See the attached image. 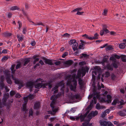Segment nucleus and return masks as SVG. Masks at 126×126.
Here are the masks:
<instances>
[{
    "instance_id": "a19ab883",
    "label": "nucleus",
    "mask_w": 126,
    "mask_h": 126,
    "mask_svg": "<svg viewBox=\"0 0 126 126\" xmlns=\"http://www.w3.org/2000/svg\"><path fill=\"white\" fill-rule=\"evenodd\" d=\"M16 94V92L15 91H11L10 93V95L11 96H12Z\"/></svg>"
},
{
    "instance_id": "9b49d317",
    "label": "nucleus",
    "mask_w": 126,
    "mask_h": 126,
    "mask_svg": "<svg viewBox=\"0 0 126 126\" xmlns=\"http://www.w3.org/2000/svg\"><path fill=\"white\" fill-rule=\"evenodd\" d=\"M45 63L48 64L50 65H53V63L52 62V60H50L48 59H46L45 62Z\"/></svg>"
},
{
    "instance_id": "423d86ee",
    "label": "nucleus",
    "mask_w": 126,
    "mask_h": 126,
    "mask_svg": "<svg viewBox=\"0 0 126 126\" xmlns=\"http://www.w3.org/2000/svg\"><path fill=\"white\" fill-rule=\"evenodd\" d=\"M55 104V102L54 100H53L51 102L50 106L52 108V110L53 112H56L58 110V109L57 108H54V105Z\"/></svg>"
},
{
    "instance_id": "9d476101",
    "label": "nucleus",
    "mask_w": 126,
    "mask_h": 126,
    "mask_svg": "<svg viewBox=\"0 0 126 126\" xmlns=\"http://www.w3.org/2000/svg\"><path fill=\"white\" fill-rule=\"evenodd\" d=\"M100 123L101 125L103 126H107L108 124V122L104 121L103 120H100Z\"/></svg>"
},
{
    "instance_id": "412c9836",
    "label": "nucleus",
    "mask_w": 126,
    "mask_h": 126,
    "mask_svg": "<svg viewBox=\"0 0 126 126\" xmlns=\"http://www.w3.org/2000/svg\"><path fill=\"white\" fill-rule=\"evenodd\" d=\"M99 35L97 34V33H96L94 34V36L93 37H92V40L94 39H96L98 38Z\"/></svg>"
},
{
    "instance_id": "338daca9",
    "label": "nucleus",
    "mask_w": 126,
    "mask_h": 126,
    "mask_svg": "<svg viewBox=\"0 0 126 126\" xmlns=\"http://www.w3.org/2000/svg\"><path fill=\"white\" fill-rule=\"evenodd\" d=\"M12 13H9L8 14L7 16L9 18H10L12 17Z\"/></svg>"
},
{
    "instance_id": "4be33fe9",
    "label": "nucleus",
    "mask_w": 126,
    "mask_h": 126,
    "mask_svg": "<svg viewBox=\"0 0 126 126\" xmlns=\"http://www.w3.org/2000/svg\"><path fill=\"white\" fill-rule=\"evenodd\" d=\"M76 40L75 39H71L69 42V44L70 45H73L75 43H76Z\"/></svg>"
},
{
    "instance_id": "e433bc0d",
    "label": "nucleus",
    "mask_w": 126,
    "mask_h": 126,
    "mask_svg": "<svg viewBox=\"0 0 126 126\" xmlns=\"http://www.w3.org/2000/svg\"><path fill=\"white\" fill-rule=\"evenodd\" d=\"M9 97V94L7 93L4 94L3 98L7 99Z\"/></svg>"
},
{
    "instance_id": "e2e57ef3",
    "label": "nucleus",
    "mask_w": 126,
    "mask_h": 126,
    "mask_svg": "<svg viewBox=\"0 0 126 126\" xmlns=\"http://www.w3.org/2000/svg\"><path fill=\"white\" fill-rule=\"evenodd\" d=\"M39 60V59L38 58H35L33 62V64H35L36 62Z\"/></svg>"
},
{
    "instance_id": "bf43d9fd",
    "label": "nucleus",
    "mask_w": 126,
    "mask_h": 126,
    "mask_svg": "<svg viewBox=\"0 0 126 126\" xmlns=\"http://www.w3.org/2000/svg\"><path fill=\"white\" fill-rule=\"evenodd\" d=\"M18 24L19 25V27H18V29H20V28L22 26V24L21 22L19 21H18Z\"/></svg>"
},
{
    "instance_id": "0e129e2a",
    "label": "nucleus",
    "mask_w": 126,
    "mask_h": 126,
    "mask_svg": "<svg viewBox=\"0 0 126 126\" xmlns=\"http://www.w3.org/2000/svg\"><path fill=\"white\" fill-rule=\"evenodd\" d=\"M99 71V70L98 69H95V71L93 72V73H94L95 75H96L97 72H98Z\"/></svg>"
},
{
    "instance_id": "8fccbe9b",
    "label": "nucleus",
    "mask_w": 126,
    "mask_h": 126,
    "mask_svg": "<svg viewBox=\"0 0 126 126\" xmlns=\"http://www.w3.org/2000/svg\"><path fill=\"white\" fill-rule=\"evenodd\" d=\"M68 54V53L67 52H65L62 55V57L63 58H64Z\"/></svg>"
},
{
    "instance_id": "20e7f679",
    "label": "nucleus",
    "mask_w": 126,
    "mask_h": 126,
    "mask_svg": "<svg viewBox=\"0 0 126 126\" xmlns=\"http://www.w3.org/2000/svg\"><path fill=\"white\" fill-rule=\"evenodd\" d=\"M98 113V111L96 110L95 111H92L88 115V117L89 119H91L92 118L96 115Z\"/></svg>"
},
{
    "instance_id": "dca6fc26",
    "label": "nucleus",
    "mask_w": 126,
    "mask_h": 126,
    "mask_svg": "<svg viewBox=\"0 0 126 126\" xmlns=\"http://www.w3.org/2000/svg\"><path fill=\"white\" fill-rule=\"evenodd\" d=\"M82 125V126H93L92 124H90L88 122L83 123Z\"/></svg>"
},
{
    "instance_id": "09e8293b",
    "label": "nucleus",
    "mask_w": 126,
    "mask_h": 126,
    "mask_svg": "<svg viewBox=\"0 0 126 126\" xmlns=\"http://www.w3.org/2000/svg\"><path fill=\"white\" fill-rule=\"evenodd\" d=\"M8 50L7 49H3L2 52H1V54L2 53L3 54H6L7 53Z\"/></svg>"
},
{
    "instance_id": "f3484780",
    "label": "nucleus",
    "mask_w": 126,
    "mask_h": 126,
    "mask_svg": "<svg viewBox=\"0 0 126 126\" xmlns=\"http://www.w3.org/2000/svg\"><path fill=\"white\" fill-rule=\"evenodd\" d=\"M31 22L33 24H32L33 25H42V26H45V25L44 24H43L42 22H36V23H34V22H33L32 21Z\"/></svg>"
},
{
    "instance_id": "774afa93",
    "label": "nucleus",
    "mask_w": 126,
    "mask_h": 126,
    "mask_svg": "<svg viewBox=\"0 0 126 126\" xmlns=\"http://www.w3.org/2000/svg\"><path fill=\"white\" fill-rule=\"evenodd\" d=\"M112 65L113 67L115 68H117L118 67L117 64L115 63H113L112 64Z\"/></svg>"
},
{
    "instance_id": "13d9d810",
    "label": "nucleus",
    "mask_w": 126,
    "mask_h": 126,
    "mask_svg": "<svg viewBox=\"0 0 126 126\" xmlns=\"http://www.w3.org/2000/svg\"><path fill=\"white\" fill-rule=\"evenodd\" d=\"M33 112L32 110L31 109H30L29 111V115L32 116L33 115Z\"/></svg>"
},
{
    "instance_id": "5fc2aeb1",
    "label": "nucleus",
    "mask_w": 126,
    "mask_h": 126,
    "mask_svg": "<svg viewBox=\"0 0 126 126\" xmlns=\"http://www.w3.org/2000/svg\"><path fill=\"white\" fill-rule=\"evenodd\" d=\"M4 76H1L0 77V82H3L4 81Z\"/></svg>"
},
{
    "instance_id": "79ce46f5",
    "label": "nucleus",
    "mask_w": 126,
    "mask_h": 126,
    "mask_svg": "<svg viewBox=\"0 0 126 126\" xmlns=\"http://www.w3.org/2000/svg\"><path fill=\"white\" fill-rule=\"evenodd\" d=\"M86 64V62L85 61H82L79 63V64L81 65H83Z\"/></svg>"
},
{
    "instance_id": "7ed1b4c3",
    "label": "nucleus",
    "mask_w": 126,
    "mask_h": 126,
    "mask_svg": "<svg viewBox=\"0 0 126 126\" xmlns=\"http://www.w3.org/2000/svg\"><path fill=\"white\" fill-rule=\"evenodd\" d=\"M12 77L13 79L15 81V83L16 84L20 85L18 87L19 89H21V88L23 86V81L21 80L16 79L13 75H12Z\"/></svg>"
},
{
    "instance_id": "aec40b11",
    "label": "nucleus",
    "mask_w": 126,
    "mask_h": 126,
    "mask_svg": "<svg viewBox=\"0 0 126 126\" xmlns=\"http://www.w3.org/2000/svg\"><path fill=\"white\" fill-rule=\"evenodd\" d=\"M126 46V45L125 43H121L119 45V47L121 49H123Z\"/></svg>"
},
{
    "instance_id": "7c9ffc66",
    "label": "nucleus",
    "mask_w": 126,
    "mask_h": 126,
    "mask_svg": "<svg viewBox=\"0 0 126 126\" xmlns=\"http://www.w3.org/2000/svg\"><path fill=\"white\" fill-rule=\"evenodd\" d=\"M26 104H23V111H25V112L27 111L26 109Z\"/></svg>"
},
{
    "instance_id": "4d7b16f0",
    "label": "nucleus",
    "mask_w": 126,
    "mask_h": 126,
    "mask_svg": "<svg viewBox=\"0 0 126 126\" xmlns=\"http://www.w3.org/2000/svg\"><path fill=\"white\" fill-rule=\"evenodd\" d=\"M119 113L120 116H124L125 115V113L122 111L120 112Z\"/></svg>"
},
{
    "instance_id": "4468645a",
    "label": "nucleus",
    "mask_w": 126,
    "mask_h": 126,
    "mask_svg": "<svg viewBox=\"0 0 126 126\" xmlns=\"http://www.w3.org/2000/svg\"><path fill=\"white\" fill-rule=\"evenodd\" d=\"M10 72L8 70L5 71L4 74L6 76V77H11Z\"/></svg>"
},
{
    "instance_id": "864d4df0",
    "label": "nucleus",
    "mask_w": 126,
    "mask_h": 126,
    "mask_svg": "<svg viewBox=\"0 0 126 126\" xmlns=\"http://www.w3.org/2000/svg\"><path fill=\"white\" fill-rule=\"evenodd\" d=\"M79 48L80 49H84L83 44H81L79 45Z\"/></svg>"
},
{
    "instance_id": "f8f14e48",
    "label": "nucleus",
    "mask_w": 126,
    "mask_h": 126,
    "mask_svg": "<svg viewBox=\"0 0 126 126\" xmlns=\"http://www.w3.org/2000/svg\"><path fill=\"white\" fill-rule=\"evenodd\" d=\"M79 83L80 88H82L83 85V81L80 78H79L78 80Z\"/></svg>"
},
{
    "instance_id": "39448f33",
    "label": "nucleus",
    "mask_w": 126,
    "mask_h": 126,
    "mask_svg": "<svg viewBox=\"0 0 126 126\" xmlns=\"http://www.w3.org/2000/svg\"><path fill=\"white\" fill-rule=\"evenodd\" d=\"M34 82L32 81H29L27 82L26 84V86L30 88V92L32 91V88L33 87Z\"/></svg>"
},
{
    "instance_id": "4c0bfd02",
    "label": "nucleus",
    "mask_w": 126,
    "mask_h": 126,
    "mask_svg": "<svg viewBox=\"0 0 126 126\" xmlns=\"http://www.w3.org/2000/svg\"><path fill=\"white\" fill-rule=\"evenodd\" d=\"M112 47L110 45L106 47V50H111L112 49Z\"/></svg>"
},
{
    "instance_id": "c9c22d12",
    "label": "nucleus",
    "mask_w": 126,
    "mask_h": 126,
    "mask_svg": "<svg viewBox=\"0 0 126 126\" xmlns=\"http://www.w3.org/2000/svg\"><path fill=\"white\" fill-rule=\"evenodd\" d=\"M8 59V58L7 57L4 56L1 59V61L2 62H4L6 61Z\"/></svg>"
},
{
    "instance_id": "2eb2a0df",
    "label": "nucleus",
    "mask_w": 126,
    "mask_h": 126,
    "mask_svg": "<svg viewBox=\"0 0 126 126\" xmlns=\"http://www.w3.org/2000/svg\"><path fill=\"white\" fill-rule=\"evenodd\" d=\"M19 8L17 6H15L12 7L10 8V10L11 11H14L16 10H19Z\"/></svg>"
},
{
    "instance_id": "58836bf2",
    "label": "nucleus",
    "mask_w": 126,
    "mask_h": 126,
    "mask_svg": "<svg viewBox=\"0 0 126 126\" xmlns=\"http://www.w3.org/2000/svg\"><path fill=\"white\" fill-rule=\"evenodd\" d=\"M108 12V10L106 9H105L104 10L103 13H102V14L103 15H104L105 16H106Z\"/></svg>"
},
{
    "instance_id": "b1692460",
    "label": "nucleus",
    "mask_w": 126,
    "mask_h": 126,
    "mask_svg": "<svg viewBox=\"0 0 126 126\" xmlns=\"http://www.w3.org/2000/svg\"><path fill=\"white\" fill-rule=\"evenodd\" d=\"M57 88L58 86H56L54 87V88H53L52 89V91H53L54 90L53 93L54 94H55L58 92V90L57 89Z\"/></svg>"
},
{
    "instance_id": "c756f323",
    "label": "nucleus",
    "mask_w": 126,
    "mask_h": 126,
    "mask_svg": "<svg viewBox=\"0 0 126 126\" xmlns=\"http://www.w3.org/2000/svg\"><path fill=\"white\" fill-rule=\"evenodd\" d=\"M82 74L81 70H79L78 72V76L77 77L79 78L81 76Z\"/></svg>"
},
{
    "instance_id": "cd10ccee",
    "label": "nucleus",
    "mask_w": 126,
    "mask_h": 126,
    "mask_svg": "<svg viewBox=\"0 0 126 126\" xmlns=\"http://www.w3.org/2000/svg\"><path fill=\"white\" fill-rule=\"evenodd\" d=\"M15 66V64L12 65L11 66V70L12 71V73H14L16 71L15 70H14Z\"/></svg>"
},
{
    "instance_id": "f704fd0d",
    "label": "nucleus",
    "mask_w": 126,
    "mask_h": 126,
    "mask_svg": "<svg viewBox=\"0 0 126 126\" xmlns=\"http://www.w3.org/2000/svg\"><path fill=\"white\" fill-rule=\"evenodd\" d=\"M80 55L81 56L80 57V58H82L83 57H86L89 56V55H87L86 54L84 53H82L80 54Z\"/></svg>"
},
{
    "instance_id": "603ef678",
    "label": "nucleus",
    "mask_w": 126,
    "mask_h": 126,
    "mask_svg": "<svg viewBox=\"0 0 126 126\" xmlns=\"http://www.w3.org/2000/svg\"><path fill=\"white\" fill-rule=\"evenodd\" d=\"M61 63L60 61H58L55 62L54 64L56 65H59Z\"/></svg>"
},
{
    "instance_id": "6e6552de",
    "label": "nucleus",
    "mask_w": 126,
    "mask_h": 126,
    "mask_svg": "<svg viewBox=\"0 0 126 126\" xmlns=\"http://www.w3.org/2000/svg\"><path fill=\"white\" fill-rule=\"evenodd\" d=\"M40 104L39 102H38L34 104V109H37L39 108L40 107Z\"/></svg>"
},
{
    "instance_id": "de8ad7c7",
    "label": "nucleus",
    "mask_w": 126,
    "mask_h": 126,
    "mask_svg": "<svg viewBox=\"0 0 126 126\" xmlns=\"http://www.w3.org/2000/svg\"><path fill=\"white\" fill-rule=\"evenodd\" d=\"M110 76V73L108 72H106L105 73V77L106 78Z\"/></svg>"
},
{
    "instance_id": "1a4fd4ad",
    "label": "nucleus",
    "mask_w": 126,
    "mask_h": 126,
    "mask_svg": "<svg viewBox=\"0 0 126 126\" xmlns=\"http://www.w3.org/2000/svg\"><path fill=\"white\" fill-rule=\"evenodd\" d=\"M80 96V95L78 94H76L75 95H73L72 96V98H71V99L72 100H74L76 99H78L79 98Z\"/></svg>"
},
{
    "instance_id": "2f4dec72",
    "label": "nucleus",
    "mask_w": 126,
    "mask_h": 126,
    "mask_svg": "<svg viewBox=\"0 0 126 126\" xmlns=\"http://www.w3.org/2000/svg\"><path fill=\"white\" fill-rule=\"evenodd\" d=\"M7 100V99L3 98L2 100V106L3 105L5 106V105L6 102V101Z\"/></svg>"
},
{
    "instance_id": "473e14b6",
    "label": "nucleus",
    "mask_w": 126,
    "mask_h": 126,
    "mask_svg": "<svg viewBox=\"0 0 126 126\" xmlns=\"http://www.w3.org/2000/svg\"><path fill=\"white\" fill-rule=\"evenodd\" d=\"M24 100V103L23 104H27L28 101V97H24L23 98Z\"/></svg>"
},
{
    "instance_id": "a18cd8bd",
    "label": "nucleus",
    "mask_w": 126,
    "mask_h": 126,
    "mask_svg": "<svg viewBox=\"0 0 126 126\" xmlns=\"http://www.w3.org/2000/svg\"><path fill=\"white\" fill-rule=\"evenodd\" d=\"M27 32L26 28L25 27L23 28V34H26V32Z\"/></svg>"
},
{
    "instance_id": "680f3d73",
    "label": "nucleus",
    "mask_w": 126,
    "mask_h": 126,
    "mask_svg": "<svg viewBox=\"0 0 126 126\" xmlns=\"http://www.w3.org/2000/svg\"><path fill=\"white\" fill-rule=\"evenodd\" d=\"M106 115V114L105 111L102 113L101 115V117L104 118V117Z\"/></svg>"
},
{
    "instance_id": "3c124183",
    "label": "nucleus",
    "mask_w": 126,
    "mask_h": 126,
    "mask_svg": "<svg viewBox=\"0 0 126 126\" xmlns=\"http://www.w3.org/2000/svg\"><path fill=\"white\" fill-rule=\"evenodd\" d=\"M117 103V100H115L112 102V104L113 105H116V103Z\"/></svg>"
},
{
    "instance_id": "72a5a7b5",
    "label": "nucleus",
    "mask_w": 126,
    "mask_h": 126,
    "mask_svg": "<svg viewBox=\"0 0 126 126\" xmlns=\"http://www.w3.org/2000/svg\"><path fill=\"white\" fill-rule=\"evenodd\" d=\"M0 86L1 89H2L4 87V84L3 82H0Z\"/></svg>"
},
{
    "instance_id": "6ab92c4d",
    "label": "nucleus",
    "mask_w": 126,
    "mask_h": 126,
    "mask_svg": "<svg viewBox=\"0 0 126 126\" xmlns=\"http://www.w3.org/2000/svg\"><path fill=\"white\" fill-rule=\"evenodd\" d=\"M110 78L113 80H115L117 79V77L114 74H112L111 75Z\"/></svg>"
},
{
    "instance_id": "a211bd4d",
    "label": "nucleus",
    "mask_w": 126,
    "mask_h": 126,
    "mask_svg": "<svg viewBox=\"0 0 126 126\" xmlns=\"http://www.w3.org/2000/svg\"><path fill=\"white\" fill-rule=\"evenodd\" d=\"M3 35L4 37H9L12 35V33H10L6 32L3 33Z\"/></svg>"
},
{
    "instance_id": "5701e85b",
    "label": "nucleus",
    "mask_w": 126,
    "mask_h": 126,
    "mask_svg": "<svg viewBox=\"0 0 126 126\" xmlns=\"http://www.w3.org/2000/svg\"><path fill=\"white\" fill-rule=\"evenodd\" d=\"M11 77H6V78L7 83L9 84H12V82L10 79Z\"/></svg>"
},
{
    "instance_id": "a878e982",
    "label": "nucleus",
    "mask_w": 126,
    "mask_h": 126,
    "mask_svg": "<svg viewBox=\"0 0 126 126\" xmlns=\"http://www.w3.org/2000/svg\"><path fill=\"white\" fill-rule=\"evenodd\" d=\"M106 67L107 69L109 70L112 71L113 70L112 67L110 64H108L107 65Z\"/></svg>"
},
{
    "instance_id": "49530a36",
    "label": "nucleus",
    "mask_w": 126,
    "mask_h": 126,
    "mask_svg": "<svg viewBox=\"0 0 126 126\" xmlns=\"http://www.w3.org/2000/svg\"><path fill=\"white\" fill-rule=\"evenodd\" d=\"M107 59L106 58L104 57L103 58V60H102L103 63H102V64L103 65L104 64V63L106 62H107Z\"/></svg>"
},
{
    "instance_id": "c85d7f7f",
    "label": "nucleus",
    "mask_w": 126,
    "mask_h": 126,
    "mask_svg": "<svg viewBox=\"0 0 126 126\" xmlns=\"http://www.w3.org/2000/svg\"><path fill=\"white\" fill-rule=\"evenodd\" d=\"M93 102L95 104H96V99L95 96H94L93 97V99L92 100V101L91 102L90 104H91Z\"/></svg>"
},
{
    "instance_id": "ea45409f",
    "label": "nucleus",
    "mask_w": 126,
    "mask_h": 126,
    "mask_svg": "<svg viewBox=\"0 0 126 126\" xmlns=\"http://www.w3.org/2000/svg\"><path fill=\"white\" fill-rule=\"evenodd\" d=\"M30 61V60L29 59H27L26 60L25 62L24 65L25 66Z\"/></svg>"
},
{
    "instance_id": "f257e3e1",
    "label": "nucleus",
    "mask_w": 126,
    "mask_h": 126,
    "mask_svg": "<svg viewBox=\"0 0 126 126\" xmlns=\"http://www.w3.org/2000/svg\"><path fill=\"white\" fill-rule=\"evenodd\" d=\"M72 79V78L68 79L66 84L68 85H70V88L71 90L75 92L77 85V81L75 79H73L72 81L73 82V84L74 85L73 86L72 84H71V80Z\"/></svg>"
},
{
    "instance_id": "37998d69",
    "label": "nucleus",
    "mask_w": 126,
    "mask_h": 126,
    "mask_svg": "<svg viewBox=\"0 0 126 126\" xmlns=\"http://www.w3.org/2000/svg\"><path fill=\"white\" fill-rule=\"evenodd\" d=\"M34 95L33 94H31L29 95L28 96V97H29V99H32L34 98Z\"/></svg>"
},
{
    "instance_id": "6e6d98bb",
    "label": "nucleus",
    "mask_w": 126,
    "mask_h": 126,
    "mask_svg": "<svg viewBox=\"0 0 126 126\" xmlns=\"http://www.w3.org/2000/svg\"><path fill=\"white\" fill-rule=\"evenodd\" d=\"M21 66V64L20 63L17 64L16 66V69H17L19 68H20V67Z\"/></svg>"
},
{
    "instance_id": "ddd939ff",
    "label": "nucleus",
    "mask_w": 126,
    "mask_h": 126,
    "mask_svg": "<svg viewBox=\"0 0 126 126\" xmlns=\"http://www.w3.org/2000/svg\"><path fill=\"white\" fill-rule=\"evenodd\" d=\"M73 63V61L72 60H70L66 61L65 63V64L69 66L72 65Z\"/></svg>"
},
{
    "instance_id": "c03bdc74",
    "label": "nucleus",
    "mask_w": 126,
    "mask_h": 126,
    "mask_svg": "<svg viewBox=\"0 0 126 126\" xmlns=\"http://www.w3.org/2000/svg\"><path fill=\"white\" fill-rule=\"evenodd\" d=\"M82 73V77L85 76L86 74V72L85 69H81Z\"/></svg>"
},
{
    "instance_id": "bb28decb",
    "label": "nucleus",
    "mask_w": 126,
    "mask_h": 126,
    "mask_svg": "<svg viewBox=\"0 0 126 126\" xmlns=\"http://www.w3.org/2000/svg\"><path fill=\"white\" fill-rule=\"evenodd\" d=\"M20 35L19 34H17V37L18 39V41L19 42L22 41L23 40V38L22 36H23L22 35L21 36H20Z\"/></svg>"
},
{
    "instance_id": "69168bd1",
    "label": "nucleus",
    "mask_w": 126,
    "mask_h": 126,
    "mask_svg": "<svg viewBox=\"0 0 126 126\" xmlns=\"http://www.w3.org/2000/svg\"><path fill=\"white\" fill-rule=\"evenodd\" d=\"M21 96V95L18 93L16 94L15 95V97L16 98H19Z\"/></svg>"
},
{
    "instance_id": "0eeeda50",
    "label": "nucleus",
    "mask_w": 126,
    "mask_h": 126,
    "mask_svg": "<svg viewBox=\"0 0 126 126\" xmlns=\"http://www.w3.org/2000/svg\"><path fill=\"white\" fill-rule=\"evenodd\" d=\"M78 43L77 42L75 43L72 46V48L74 51L77 50L78 49Z\"/></svg>"
},
{
    "instance_id": "393cba45",
    "label": "nucleus",
    "mask_w": 126,
    "mask_h": 126,
    "mask_svg": "<svg viewBox=\"0 0 126 126\" xmlns=\"http://www.w3.org/2000/svg\"><path fill=\"white\" fill-rule=\"evenodd\" d=\"M126 55H122L121 56V59L122 61L123 62H126Z\"/></svg>"
},
{
    "instance_id": "052dcab7",
    "label": "nucleus",
    "mask_w": 126,
    "mask_h": 126,
    "mask_svg": "<svg viewBox=\"0 0 126 126\" xmlns=\"http://www.w3.org/2000/svg\"><path fill=\"white\" fill-rule=\"evenodd\" d=\"M25 8L27 9H28L29 8V5L27 3H25Z\"/></svg>"
},
{
    "instance_id": "f03ea898",
    "label": "nucleus",
    "mask_w": 126,
    "mask_h": 126,
    "mask_svg": "<svg viewBox=\"0 0 126 126\" xmlns=\"http://www.w3.org/2000/svg\"><path fill=\"white\" fill-rule=\"evenodd\" d=\"M36 82L41 81V83H38L35 85V88L38 89L41 88L42 87L43 88H45L46 86H47V84L46 83H43L42 82H43V79L41 78H39L36 80Z\"/></svg>"
}]
</instances>
